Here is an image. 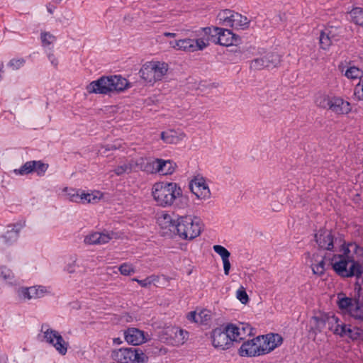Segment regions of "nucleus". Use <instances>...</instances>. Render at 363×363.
Masks as SVG:
<instances>
[{
    "label": "nucleus",
    "instance_id": "obj_1",
    "mask_svg": "<svg viewBox=\"0 0 363 363\" xmlns=\"http://www.w3.org/2000/svg\"><path fill=\"white\" fill-rule=\"evenodd\" d=\"M158 223L164 235H177L183 240H193L201 233L200 219L191 216L164 213L159 218Z\"/></svg>",
    "mask_w": 363,
    "mask_h": 363
},
{
    "label": "nucleus",
    "instance_id": "obj_2",
    "mask_svg": "<svg viewBox=\"0 0 363 363\" xmlns=\"http://www.w3.org/2000/svg\"><path fill=\"white\" fill-rule=\"evenodd\" d=\"M354 242L344 241L340 245L341 254H333L328 258L332 269L342 278L361 277L363 274V266L355 262L352 252Z\"/></svg>",
    "mask_w": 363,
    "mask_h": 363
},
{
    "label": "nucleus",
    "instance_id": "obj_3",
    "mask_svg": "<svg viewBox=\"0 0 363 363\" xmlns=\"http://www.w3.org/2000/svg\"><path fill=\"white\" fill-rule=\"evenodd\" d=\"M152 195L157 205L163 208L174 205L184 208L188 206V197L183 195L180 186L175 182H156L152 186Z\"/></svg>",
    "mask_w": 363,
    "mask_h": 363
},
{
    "label": "nucleus",
    "instance_id": "obj_4",
    "mask_svg": "<svg viewBox=\"0 0 363 363\" xmlns=\"http://www.w3.org/2000/svg\"><path fill=\"white\" fill-rule=\"evenodd\" d=\"M132 86V84L120 74L101 76L92 81L86 86L89 93L111 96L124 92Z\"/></svg>",
    "mask_w": 363,
    "mask_h": 363
},
{
    "label": "nucleus",
    "instance_id": "obj_5",
    "mask_svg": "<svg viewBox=\"0 0 363 363\" xmlns=\"http://www.w3.org/2000/svg\"><path fill=\"white\" fill-rule=\"evenodd\" d=\"M235 330L237 329L233 326V323H227L213 329L210 333L213 347L218 350L230 349L235 340L231 334L235 333Z\"/></svg>",
    "mask_w": 363,
    "mask_h": 363
},
{
    "label": "nucleus",
    "instance_id": "obj_6",
    "mask_svg": "<svg viewBox=\"0 0 363 363\" xmlns=\"http://www.w3.org/2000/svg\"><path fill=\"white\" fill-rule=\"evenodd\" d=\"M168 69L169 65L164 62L150 61L143 65L139 74L146 83L152 85L155 82L163 79Z\"/></svg>",
    "mask_w": 363,
    "mask_h": 363
},
{
    "label": "nucleus",
    "instance_id": "obj_7",
    "mask_svg": "<svg viewBox=\"0 0 363 363\" xmlns=\"http://www.w3.org/2000/svg\"><path fill=\"white\" fill-rule=\"evenodd\" d=\"M112 358L118 363H147L149 357L136 347H121L113 350Z\"/></svg>",
    "mask_w": 363,
    "mask_h": 363
},
{
    "label": "nucleus",
    "instance_id": "obj_8",
    "mask_svg": "<svg viewBox=\"0 0 363 363\" xmlns=\"http://www.w3.org/2000/svg\"><path fill=\"white\" fill-rule=\"evenodd\" d=\"M40 331L43 333V339L46 343L55 347L60 354H66L69 342L64 340L58 331L50 328L46 323L41 325Z\"/></svg>",
    "mask_w": 363,
    "mask_h": 363
},
{
    "label": "nucleus",
    "instance_id": "obj_9",
    "mask_svg": "<svg viewBox=\"0 0 363 363\" xmlns=\"http://www.w3.org/2000/svg\"><path fill=\"white\" fill-rule=\"evenodd\" d=\"M218 17L222 24L237 30L249 28L250 21L245 16L230 9H224L219 13Z\"/></svg>",
    "mask_w": 363,
    "mask_h": 363
},
{
    "label": "nucleus",
    "instance_id": "obj_10",
    "mask_svg": "<svg viewBox=\"0 0 363 363\" xmlns=\"http://www.w3.org/2000/svg\"><path fill=\"white\" fill-rule=\"evenodd\" d=\"M281 61L282 56L278 52H265L264 55L251 61L250 68L255 70L272 69L279 67Z\"/></svg>",
    "mask_w": 363,
    "mask_h": 363
},
{
    "label": "nucleus",
    "instance_id": "obj_11",
    "mask_svg": "<svg viewBox=\"0 0 363 363\" xmlns=\"http://www.w3.org/2000/svg\"><path fill=\"white\" fill-rule=\"evenodd\" d=\"M263 335H258L252 339L244 341L238 349V354L245 357H255L264 355L262 345Z\"/></svg>",
    "mask_w": 363,
    "mask_h": 363
},
{
    "label": "nucleus",
    "instance_id": "obj_12",
    "mask_svg": "<svg viewBox=\"0 0 363 363\" xmlns=\"http://www.w3.org/2000/svg\"><path fill=\"white\" fill-rule=\"evenodd\" d=\"M329 330L334 335L340 337H347L352 342L363 341V329L359 327L354 326L352 328V325L341 322L335 327L329 326Z\"/></svg>",
    "mask_w": 363,
    "mask_h": 363
},
{
    "label": "nucleus",
    "instance_id": "obj_13",
    "mask_svg": "<svg viewBox=\"0 0 363 363\" xmlns=\"http://www.w3.org/2000/svg\"><path fill=\"white\" fill-rule=\"evenodd\" d=\"M161 338L168 345H183L189 338V332L178 326L169 325L162 330Z\"/></svg>",
    "mask_w": 363,
    "mask_h": 363
},
{
    "label": "nucleus",
    "instance_id": "obj_14",
    "mask_svg": "<svg viewBox=\"0 0 363 363\" xmlns=\"http://www.w3.org/2000/svg\"><path fill=\"white\" fill-rule=\"evenodd\" d=\"M49 164L41 160H30L24 163L20 168L13 169L16 175H28L36 173L38 177H43L45 174Z\"/></svg>",
    "mask_w": 363,
    "mask_h": 363
},
{
    "label": "nucleus",
    "instance_id": "obj_15",
    "mask_svg": "<svg viewBox=\"0 0 363 363\" xmlns=\"http://www.w3.org/2000/svg\"><path fill=\"white\" fill-rule=\"evenodd\" d=\"M318 250L334 251L335 235L331 230L320 228L314 235Z\"/></svg>",
    "mask_w": 363,
    "mask_h": 363
},
{
    "label": "nucleus",
    "instance_id": "obj_16",
    "mask_svg": "<svg viewBox=\"0 0 363 363\" xmlns=\"http://www.w3.org/2000/svg\"><path fill=\"white\" fill-rule=\"evenodd\" d=\"M189 188L192 194L199 199L210 198L211 191L203 177H194L189 183Z\"/></svg>",
    "mask_w": 363,
    "mask_h": 363
},
{
    "label": "nucleus",
    "instance_id": "obj_17",
    "mask_svg": "<svg viewBox=\"0 0 363 363\" xmlns=\"http://www.w3.org/2000/svg\"><path fill=\"white\" fill-rule=\"evenodd\" d=\"M173 48H177L179 50L186 52H195L198 50H203L208 47V43H205L203 40L184 38L175 40Z\"/></svg>",
    "mask_w": 363,
    "mask_h": 363
},
{
    "label": "nucleus",
    "instance_id": "obj_18",
    "mask_svg": "<svg viewBox=\"0 0 363 363\" xmlns=\"http://www.w3.org/2000/svg\"><path fill=\"white\" fill-rule=\"evenodd\" d=\"M328 110L337 115H347L352 111L351 104L340 96H331Z\"/></svg>",
    "mask_w": 363,
    "mask_h": 363
},
{
    "label": "nucleus",
    "instance_id": "obj_19",
    "mask_svg": "<svg viewBox=\"0 0 363 363\" xmlns=\"http://www.w3.org/2000/svg\"><path fill=\"white\" fill-rule=\"evenodd\" d=\"M233 326L237 329L235 333H232L231 336L235 339V343H240L246 340L247 337H252L255 335V329L253 328L249 323H240L238 325L233 323Z\"/></svg>",
    "mask_w": 363,
    "mask_h": 363
},
{
    "label": "nucleus",
    "instance_id": "obj_20",
    "mask_svg": "<svg viewBox=\"0 0 363 363\" xmlns=\"http://www.w3.org/2000/svg\"><path fill=\"white\" fill-rule=\"evenodd\" d=\"M125 340L133 347L140 345L147 341L144 331L136 328H129L124 331Z\"/></svg>",
    "mask_w": 363,
    "mask_h": 363
},
{
    "label": "nucleus",
    "instance_id": "obj_21",
    "mask_svg": "<svg viewBox=\"0 0 363 363\" xmlns=\"http://www.w3.org/2000/svg\"><path fill=\"white\" fill-rule=\"evenodd\" d=\"M262 345L264 349V354L270 353L274 349L280 346L284 340L283 337L278 333H268L262 335Z\"/></svg>",
    "mask_w": 363,
    "mask_h": 363
},
{
    "label": "nucleus",
    "instance_id": "obj_22",
    "mask_svg": "<svg viewBox=\"0 0 363 363\" xmlns=\"http://www.w3.org/2000/svg\"><path fill=\"white\" fill-rule=\"evenodd\" d=\"M154 164V173L162 175L172 174L177 167L176 163L170 160L155 159Z\"/></svg>",
    "mask_w": 363,
    "mask_h": 363
},
{
    "label": "nucleus",
    "instance_id": "obj_23",
    "mask_svg": "<svg viewBox=\"0 0 363 363\" xmlns=\"http://www.w3.org/2000/svg\"><path fill=\"white\" fill-rule=\"evenodd\" d=\"M11 229H8L5 233L1 235L3 243L6 246H10L16 242L19 237V232L23 228V225L20 223H15L8 226Z\"/></svg>",
    "mask_w": 363,
    "mask_h": 363
},
{
    "label": "nucleus",
    "instance_id": "obj_24",
    "mask_svg": "<svg viewBox=\"0 0 363 363\" xmlns=\"http://www.w3.org/2000/svg\"><path fill=\"white\" fill-rule=\"evenodd\" d=\"M219 30H223L222 28L217 26L202 28L201 31L203 33V37L199 38V40H203L205 43H207L208 46L209 45V42L218 45V36L219 35Z\"/></svg>",
    "mask_w": 363,
    "mask_h": 363
},
{
    "label": "nucleus",
    "instance_id": "obj_25",
    "mask_svg": "<svg viewBox=\"0 0 363 363\" xmlns=\"http://www.w3.org/2000/svg\"><path fill=\"white\" fill-rule=\"evenodd\" d=\"M130 162L132 164L133 170L138 167L140 170L147 173H154V160L150 162L145 158L140 157L136 160H130Z\"/></svg>",
    "mask_w": 363,
    "mask_h": 363
},
{
    "label": "nucleus",
    "instance_id": "obj_26",
    "mask_svg": "<svg viewBox=\"0 0 363 363\" xmlns=\"http://www.w3.org/2000/svg\"><path fill=\"white\" fill-rule=\"evenodd\" d=\"M352 308L349 310V315L356 320L363 322V301L355 299Z\"/></svg>",
    "mask_w": 363,
    "mask_h": 363
},
{
    "label": "nucleus",
    "instance_id": "obj_27",
    "mask_svg": "<svg viewBox=\"0 0 363 363\" xmlns=\"http://www.w3.org/2000/svg\"><path fill=\"white\" fill-rule=\"evenodd\" d=\"M340 295H338V301L337 306L338 308L344 313L349 314V310L352 308L354 303L355 302V299L353 298H350L345 296L344 295L343 297H340Z\"/></svg>",
    "mask_w": 363,
    "mask_h": 363
},
{
    "label": "nucleus",
    "instance_id": "obj_28",
    "mask_svg": "<svg viewBox=\"0 0 363 363\" xmlns=\"http://www.w3.org/2000/svg\"><path fill=\"white\" fill-rule=\"evenodd\" d=\"M40 40L45 50H51L53 48V43L56 40V38L50 33L44 31L40 33Z\"/></svg>",
    "mask_w": 363,
    "mask_h": 363
},
{
    "label": "nucleus",
    "instance_id": "obj_29",
    "mask_svg": "<svg viewBox=\"0 0 363 363\" xmlns=\"http://www.w3.org/2000/svg\"><path fill=\"white\" fill-rule=\"evenodd\" d=\"M223 30H219L218 36V43L220 45L229 47L232 45V40H230L231 30L222 28Z\"/></svg>",
    "mask_w": 363,
    "mask_h": 363
},
{
    "label": "nucleus",
    "instance_id": "obj_30",
    "mask_svg": "<svg viewBox=\"0 0 363 363\" xmlns=\"http://www.w3.org/2000/svg\"><path fill=\"white\" fill-rule=\"evenodd\" d=\"M330 99L331 96H330L329 95L319 93L315 96L314 102L318 107L323 109L328 110Z\"/></svg>",
    "mask_w": 363,
    "mask_h": 363
},
{
    "label": "nucleus",
    "instance_id": "obj_31",
    "mask_svg": "<svg viewBox=\"0 0 363 363\" xmlns=\"http://www.w3.org/2000/svg\"><path fill=\"white\" fill-rule=\"evenodd\" d=\"M350 15L352 18V21L354 24L363 28V8L354 7L350 11Z\"/></svg>",
    "mask_w": 363,
    "mask_h": 363
},
{
    "label": "nucleus",
    "instance_id": "obj_32",
    "mask_svg": "<svg viewBox=\"0 0 363 363\" xmlns=\"http://www.w3.org/2000/svg\"><path fill=\"white\" fill-rule=\"evenodd\" d=\"M326 255H324L322 259L317 264H311V269L313 274L318 277H322L325 274V259Z\"/></svg>",
    "mask_w": 363,
    "mask_h": 363
},
{
    "label": "nucleus",
    "instance_id": "obj_33",
    "mask_svg": "<svg viewBox=\"0 0 363 363\" xmlns=\"http://www.w3.org/2000/svg\"><path fill=\"white\" fill-rule=\"evenodd\" d=\"M119 237L118 236V233H115L113 231H106L104 230L101 233L99 232V245L106 244L113 238L117 239Z\"/></svg>",
    "mask_w": 363,
    "mask_h": 363
},
{
    "label": "nucleus",
    "instance_id": "obj_34",
    "mask_svg": "<svg viewBox=\"0 0 363 363\" xmlns=\"http://www.w3.org/2000/svg\"><path fill=\"white\" fill-rule=\"evenodd\" d=\"M333 40L328 37L323 30L320 31L319 36L320 48L323 50H329L333 44Z\"/></svg>",
    "mask_w": 363,
    "mask_h": 363
},
{
    "label": "nucleus",
    "instance_id": "obj_35",
    "mask_svg": "<svg viewBox=\"0 0 363 363\" xmlns=\"http://www.w3.org/2000/svg\"><path fill=\"white\" fill-rule=\"evenodd\" d=\"M199 323L203 325H208L211 320V312L208 309H202L198 313Z\"/></svg>",
    "mask_w": 363,
    "mask_h": 363
},
{
    "label": "nucleus",
    "instance_id": "obj_36",
    "mask_svg": "<svg viewBox=\"0 0 363 363\" xmlns=\"http://www.w3.org/2000/svg\"><path fill=\"white\" fill-rule=\"evenodd\" d=\"M354 298L363 301V279L362 277L356 278Z\"/></svg>",
    "mask_w": 363,
    "mask_h": 363
},
{
    "label": "nucleus",
    "instance_id": "obj_37",
    "mask_svg": "<svg viewBox=\"0 0 363 363\" xmlns=\"http://www.w3.org/2000/svg\"><path fill=\"white\" fill-rule=\"evenodd\" d=\"M47 293V289L43 286H33L30 287V294L32 298H40Z\"/></svg>",
    "mask_w": 363,
    "mask_h": 363
},
{
    "label": "nucleus",
    "instance_id": "obj_38",
    "mask_svg": "<svg viewBox=\"0 0 363 363\" xmlns=\"http://www.w3.org/2000/svg\"><path fill=\"white\" fill-rule=\"evenodd\" d=\"M1 277L9 284H12L14 281V274L13 272L6 266H1Z\"/></svg>",
    "mask_w": 363,
    "mask_h": 363
},
{
    "label": "nucleus",
    "instance_id": "obj_39",
    "mask_svg": "<svg viewBox=\"0 0 363 363\" xmlns=\"http://www.w3.org/2000/svg\"><path fill=\"white\" fill-rule=\"evenodd\" d=\"M113 171L117 176L130 173L133 171L130 160L128 163L117 166Z\"/></svg>",
    "mask_w": 363,
    "mask_h": 363
},
{
    "label": "nucleus",
    "instance_id": "obj_40",
    "mask_svg": "<svg viewBox=\"0 0 363 363\" xmlns=\"http://www.w3.org/2000/svg\"><path fill=\"white\" fill-rule=\"evenodd\" d=\"M352 252L355 262H358L361 266H363V247L354 242Z\"/></svg>",
    "mask_w": 363,
    "mask_h": 363
},
{
    "label": "nucleus",
    "instance_id": "obj_41",
    "mask_svg": "<svg viewBox=\"0 0 363 363\" xmlns=\"http://www.w3.org/2000/svg\"><path fill=\"white\" fill-rule=\"evenodd\" d=\"M363 72L357 67H350L347 69L345 76L348 79H356L362 77Z\"/></svg>",
    "mask_w": 363,
    "mask_h": 363
},
{
    "label": "nucleus",
    "instance_id": "obj_42",
    "mask_svg": "<svg viewBox=\"0 0 363 363\" xmlns=\"http://www.w3.org/2000/svg\"><path fill=\"white\" fill-rule=\"evenodd\" d=\"M320 317L325 320V323H328L330 326L333 325L335 327L337 323H340L342 322L340 319L334 314L330 315V313H323Z\"/></svg>",
    "mask_w": 363,
    "mask_h": 363
},
{
    "label": "nucleus",
    "instance_id": "obj_43",
    "mask_svg": "<svg viewBox=\"0 0 363 363\" xmlns=\"http://www.w3.org/2000/svg\"><path fill=\"white\" fill-rule=\"evenodd\" d=\"M118 270L120 273L124 276H129L135 272V269L133 265L127 262L121 264L118 267Z\"/></svg>",
    "mask_w": 363,
    "mask_h": 363
},
{
    "label": "nucleus",
    "instance_id": "obj_44",
    "mask_svg": "<svg viewBox=\"0 0 363 363\" xmlns=\"http://www.w3.org/2000/svg\"><path fill=\"white\" fill-rule=\"evenodd\" d=\"M213 249L215 252H216L221 257L222 260L228 259L230 256V252L222 245H213Z\"/></svg>",
    "mask_w": 363,
    "mask_h": 363
},
{
    "label": "nucleus",
    "instance_id": "obj_45",
    "mask_svg": "<svg viewBox=\"0 0 363 363\" xmlns=\"http://www.w3.org/2000/svg\"><path fill=\"white\" fill-rule=\"evenodd\" d=\"M236 297L242 304H247L250 301L249 296L243 286H240L237 290Z\"/></svg>",
    "mask_w": 363,
    "mask_h": 363
},
{
    "label": "nucleus",
    "instance_id": "obj_46",
    "mask_svg": "<svg viewBox=\"0 0 363 363\" xmlns=\"http://www.w3.org/2000/svg\"><path fill=\"white\" fill-rule=\"evenodd\" d=\"M81 197L82 203H94L99 200V198L96 196L92 194L85 193L84 191L82 190L81 191Z\"/></svg>",
    "mask_w": 363,
    "mask_h": 363
},
{
    "label": "nucleus",
    "instance_id": "obj_47",
    "mask_svg": "<svg viewBox=\"0 0 363 363\" xmlns=\"http://www.w3.org/2000/svg\"><path fill=\"white\" fill-rule=\"evenodd\" d=\"M81 191V189H71L67 194L69 201L75 203H82Z\"/></svg>",
    "mask_w": 363,
    "mask_h": 363
},
{
    "label": "nucleus",
    "instance_id": "obj_48",
    "mask_svg": "<svg viewBox=\"0 0 363 363\" xmlns=\"http://www.w3.org/2000/svg\"><path fill=\"white\" fill-rule=\"evenodd\" d=\"M313 318L315 322V326L313 328L314 333L315 334L321 333L322 330L325 327V320L318 316H313Z\"/></svg>",
    "mask_w": 363,
    "mask_h": 363
},
{
    "label": "nucleus",
    "instance_id": "obj_49",
    "mask_svg": "<svg viewBox=\"0 0 363 363\" xmlns=\"http://www.w3.org/2000/svg\"><path fill=\"white\" fill-rule=\"evenodd\" d=\"M25 63L26 60L23 57L13 58L9 62L8 66L11 67L13 69H18L19 68L23 67Z\"/></svg>",
    "mask_w": 363,
    "mask_h": 363
},
{
    "label": "nucleus",
    "instance_id": "obj_50",
    "mask_svg": "<svg viewBox=\"0 0 363 363\" xmlns=\"http://www.w3.org/2000/svg\"><path fill=\"white\" fill-rule=\"evenodd\" d=\"M17 295L20 298L22 299H31L30 294V287L21 286L19 287L16 291Z\"/></svg>",
    "mask_w": 363,
    "mask_h": 363
},
{
    "label": "nucleus",
    "instance_id": "obj_51",
    "mask_svg": "<svg viewBox=\"0 0 363 363\" xmlns=\"http://www.w3.org/2000/svg\"><path fill=\"white\" fill-rule=\"evenodd\" d=\"M99 232H94L86 235L84 242L88 245H99Z\"/></svg>",
    "mask_w": 363,
    "mask_h": 363
},
{
    "label": "nucleus",
    "instance_id": "obj_52",
    "mask_svg": "<svg viewBox=\"0 0 363 363\" xmlns=\"http://www.w3.org/2000/svg\"><path fill=\"white\" fill-rule=\"evenodd\" d=\"M158 280V277L155 275H151L147 277L145 279L140 280L138 284L144 288L149 287L152 283Z\"/></svg>",
    "mask_w": 363,
    "mask_h": 363
},
{
    "label": "nucleus",
    "instance_id": "obj_53",
    "mask_svg": "<svg viewBox=\"0 0 363 363\" xmlns=\"http://www.w3.org/2000/svg\"><path fill=\"white\" fill-rule=\"evenodd\" d=\"M171 132L163 131L161 133V139L167 143H173L174 138L171 134Z\"/></svg>",
    "mask_w": 363,
    "mask_h": 363
},
{
    "label": "nucleus",
    "instance_id": "obj_54",
    "mask_svg": "<svg viewBox=\"0 0 363 363\" xmlns=\"http://www.w3.org/2000/svg\"><path fill=\"white\" fill-rule=\"evenodd\" d=\"M229 47H232L228 51L230 52H233L235 57L238 58H241L242 54L244 53L243 50H241L240 47L238 45H230Z\"/></svg>",
    "mask_w": 363,
    "mask_h": 363
},
{
    "label": "nucleus",
    "instance_id": "obj_55",
    "mask_svg": "<svg viewBox=\"0 0 363 363\" xmlns=\"http://www.w3.org/2000/svg\"><path fill=\"white\" fill-rule=\"evenodd\" d=\"M46 53H47V55H48V60H50V62H51V64L54 66V67H57L58 65V60L57 58L55 56V55L53 54L52 52V50H45Z\"/></svg>",
    "mask_w": 363,
    "mask_h": 363
},
{
    "label": "nucleus",
    "instance_id": "obj_56",
    "mask_svg": "<svg viewBox=\"0 0 363 363\" xmlns=\"http://www.w3.org/2000/svg\"><path fill=\"white\" fill-rule=\"evenodd\" d=\"M186 318L190 322L199 323L198 313L195 311L188 313L186 315Z\"/></svg>",
    "mask_w": 363,
    "mask_h": 363
},
{
    "label": "nucleus",
    "instance_id": "obj_57",
    "mask_svg": "<svg viewBox=\"0 0 363 363\" xmlns=\"http://www.w3.org/2000/svg\"><path fill=\"white\" fill-rule=\"evenodd\" d=\"M230 40H232V45H238L242 41L240 36L233 33L232 30Z\"/></svg>",
    "mask_w": 363,
    "mask_h": 363
},
{
    "label": "nucleus",
    "instance_id": "obj_58",
    "mask_svg": "<svg viewBox=\"0 0 363 363\" xmlns=\"http://www.w3.org/2000/svg\"><path fill=\"white\" fill-rule=\"evenodd\" d=\"M223 271L225 275H228L230 269V262L229 258L223 259Z\"/></svg>",
    "mask_w": 363,
    "mask_h": 363
},
{
    "label": "nucleus",
    "instance_id": "obj_59",
    "mask_svg": "<svg viewBox=\"0 0 363 363\" xmlns=\"http://www.w3.org/2000/svg\"><path fill=\"white\" fill-rule=\"evenodd\" d=\"M76 261L74 260L72 263L66 265L65 270L69 274H72L75 272Z\"/></svg>",
    "mask_w": 363,
    "mask_h": 363
},
{
    "label": "nucleus",
    "instance_id": "obj_60",
    "mask_svg": "<svg viewBox=\"0 0 363 363\" xmlns=\"http://www.w3.org/2000/svg\"><path fill=\"white\" fill-rule=\"evenodd\" d=\"M332 28H333L332 27L331 28H325L323 31L326 35H328V37H330L333 40H337L336 34L334 33V32L333 31Z\"/></svg>",
    "mask_w": 363,
    "mask_h": 363
},
{
    "label": "nucleus",
    "instance_id": "obj_61",
    "mask_svg": "<svg viewBox=\"0 0 363 363\" xmlns=\"http://www.w3.org/2000/svg\"><path fill=\"white\" fill-rule=\"evenodd\" d=\"M120 147V145H117L116 144H107L105 146V149L106 151L113 150L118 149Z\"/></svg>",
    "mask_w": 363,
    "mask_h": 363
},
{
    "label": "nucleus",
    "instance_id": "obj_62",
    "mask_svg": "<svg viewBox=\"0 0 363 363\" xmlns=\"http://www.w3.org/2000/svg\"><path fill=\"white\" fill-rule=\"evenodd\" d=\"M47 10L50 13L52 14L55 9H56V6H54L52 3H49L47 6Z\"/></svg>",
    "mask_w": 363,
    "mask_h": 363
},
{
    "label": "nucleus",
    "instance_id": "obj_63",
    "mask_svg": "<svg viewBox=\"0 0 363 363\" xmlns=\"http://www.w3.org/2000/svg\"><path fill=\"white\" fill-rule=\"evenodd\" d=\"M113 342L116 345H120L123 342L122 340L120 337L113 338Z\"/></svg>",
    "mask_w": 363,
    "mask_h": 363
},
{
    "label": "nucleus",
    "instance_id": "obj_64",
    "mask_svg": "<svg viewBox=\"0 0 363 363\" xmlns=\"http://www.w3.org/2000/svg\"><path fill=\"white\" fill-rule=\"evenodd\" d=\"M164 35L167 37H174L176 35L174 33H164Z\"/></svg>",
    "mask_w": 363,
    "mask_h": 363
}]
</instances>
